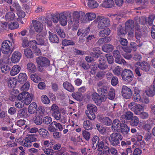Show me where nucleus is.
Here are the masks:
<instances>
[{"instance_id": "f257e3e1", "label": "nucleus", "mask_w": 155, "mask_h": 155, "mask_svg": "<svg viewBox=\"0 0 155 155\" xmlns=\"http://www.w3.org/2000/svg\"><path fill=\"white\" fill-rule=\"evenodd\" d=\"M135 67V71L136 74L138 77L141 75V73L140 69L143 71L147 72L149 71L150 68V64L146 61H143L141 62H137L134 64Z\"/></svg>"}, {"instance_id": "f03ea898", "label": "nucleus", "mask_w": 155, "mask_h": 155, "mask_svg": "<svg viewBox=\"0 0 155 155\" xmlns=\"http://www.w3.org/2000/svg\"><path fill=\"white\" fill-rule=\"evenodd\" d=\"M36 61L38 65V69L40 72L44 70V68L47 67L49 66L50 64L49 60L45 57H38L36 58Z\"/></svg>"}, {"instance_id": "7ed1b4c3", "label": "nucleus", "mask_w": 155, "mask_h": 155, "mask_svg": "<svg viewBox=\"0 0 155 155\" xmlns=\"http://www.w3.org/2000/svg\"><path fill=\"white\" fill-rule=\"evenodd\" d=\"M123 138L122 135L120 133L114 132L111 134L109 138L110 144L114 146L119 145L120 141Z\"/></svg>"}, {"instance_id": "20e7f679", "label": "nucleus", "mask_w": 155, "mask_h": 155, "mask_svg": "<svg viewBox=\"0 0 155 155\" xmlns=\"http://www.w3.org/2000/svg\"><path fill=\"white\" fill-rule=\"evenodd\" d=\"M97 19L98 20L97 27L99 29H104L105 28L108 27L110 25V20L107 18L98 16L97 17Z\"/></svg>"}, {"instance_id": "39448f33", "label": "nucleus", "mask_w": 155, "mask_h": 155, "mask_svg": "<svg viewBox=\"0 0 155 155\" xmlns=\"http://www.w3.org/2000/svg\"><path fill=\"white\" fill-rule=\"evenodd\" d=\"M33 95L26 91H24L20 94L17 97V99L23 100L26 105H28L33 99Z\"/></svg>"}, {"instance_id": "423d86ee", "label": "nucleus", "mask_w": 155, "mask_h": 155, "mask_svg": "<svg viewBox=\"0 0 155 155\" xmlns=\"http://www.w3.org/2000/svg\"><path fill=\"white\" fill-rule=\"evenodd\" d=\"M134 76L132 71L129 69H125L121 72L122 80L127 82H131L133 80Z\"/></svg>"}, {"instance_id": "0eeeda50", "label": "nucleus", "mask_w": 155, "mask_h": 155, "mask_svg": "<svg viewBox=\"0 0 155 155\" xmlns=\"http://www.w3.org/2000/svg\"><path fill=\"white\" fill-rule=\"evenodd\" d=\"M145 107V105L144 104H138L134 102L130 103L128 105V108L136 114H139L140 111L143 110Z\"/></svg>"}, {"instance_id": "6e6552de", "label": "nucleus", "mask_w": 155, "mask_h": 155, "mask_svg": "<svg viewBox=\"0 0 155 155\" xmlns=\"http://www.w3.org/2000/svg\"><path fill=\"white\" fill-rule=\"evenodd\" d=\"M12 47V43L9 41H4L2 44L1 49L2 50L3 53L5 54H7L11 51L12 52L13 49L11 51Z\"/></svg>"}, {"instance_id": "1a4fd4ad", "label": "nucleus", "mask_w": 155, "mask_h": 155, "mask_svg": "<svg viewBox=\"0 0 155 155\" xmlns=\"http://www.w3.org/2000/svg\"><path fill=\"white\" fill-rule=\"evenodd\" d=\"M73 18L76 20V21H80V19L82 23H84L86 21L85 18V13L84 12L82 11H74L72 14Z\"/></svg>"}, {"instance_id": "9d476101", "label": "nucleus", "mask_w": 155, "mask_h": 155, "mask_svg": "<svg viewBox=\"0 0 155 155\" xmlns=\"http://www.w3.org/2000/svg\"><path fill=\"white\" fill-rule=\"evenodd\" d=\"M91 97L93 101L97 105H100L102 102H104L106 100V97L99 95L96 92L93 93L91 95Z\"/></svg>"}, {"instance_id": "9b49d317", "label": "nucleus", "mask_w": 155, "mask_h": 155, "mask_svg": "<svg viewBox=\"0 0 155 155\" xmlns=\"http://www.w3.org/2000/svg\"><path fill=\"white\" fill-rule=\"evenodd\" d=\"M50 112L52 115L57 120H59L61 117V114L59 108L55 104H53L51 107Z\"/></svg>"}, {"instance_id": "f8f14e48", "label": "nucleus", "mask_w": 155, "mask_h": 155, "mask_svg": "<svg viewBox=\"0 0 155 155\" xmlns=\"http://www.w3.org/2000/svg\"><path fill=\"white\" fill-rule=\"evenodd\" d=\"M135 34L136 38L138 40L140 39L141 38L143 32L144 31L145 27L144 26L143 29H141L139 25V23L136 22L135 23ZM143 28V26H142Z\"/></svg>"}, {"instance_id": "ddd939ff", "label": "nucleus", "mask_w": 155, "mask_h": 155, "mask_svg": "<svg viewBox=\"0 0 155 155\" xmlns=\"http://www.w3.org/2000/svg\"><path fill=\"white\" fill-rule=\"evenodd\" d=\"M121 93L123 97L126 99L130 98L132 96V92L131 90L126 86H123Z\"/></svg>"}, {"instance_id": "4468645a", "label": "nucleus", "mask_w": 155, "mask_h": 155, "mask_svg": "<svg viewBox=\"0 0 155 155\" xmlns=\"http://www.w3.org/2000/svg\"><path fill=\"white\" fill-rule=\"evenodd\" d=\"M99 64L97 67L100 70H104L108 68V65L106 64L105 58L103 56H100L98 61Z\"/></svg>"}, {"instance_id": "2eb2a0df", "label": "nucleus", "mask_w": 155, "mask_h": 155, "mask_svg": "<svg viewBox=\"0 0 155 155\" xmlns=\"http://www.w3.org/2000/svg\"><path fill=\"white\" fill-rule=\"evenodd\" d=\"M32 22L35 31L38 32H41L43 28L42 23L35 20H32Z\"/></svg>"}, {"instance_id": "dca6fc26", "label": "nucleus", "mask_w": 155, "mask_h": 155, "mask_svg": "<svg viewBox=\"0 0 155 155\" xmlns=\"http://www.w3.org/2000/svg\"><path fill=\"white\" fill-rule=\"evenodd\" d=\"M121 124L122 123L118 119H115L113 122L111 127L112 129L114 131L119 132L120 131L119 128L120 127Z\"/></svg>"}, {"instance_id": "f3484780", "label": "nucleus", "mask_w": 155, "mask_h": 155, "mask_svg": "<svg viewBox=\"0 0 155 155\" xmlns=\"http://www.w3.org/2000/svg\"><path fill=\"white\" fill-rule=\"evenodd\" d=\"M21 57V54L19 51H15L12 54L11 61L12 62L16 63L19 61Z\"/></svg>"}, {"instance_id": "a211bd4d", "label": "nucleus", "mask_w": 155, "mask_h": 155, "mask_svg": "<svg viewBox=\"0 0 155 155\" xmlns=\"http://www.w3.org/2000/svg\"><path fill=\"white\" fill-rule=\"evenodd\" d=\"M120 132L123 135H127L130 132L129 127L126 124L122 123V124L120 127Z\"/></svg>"}, {"instance_id": "6ab92c4d", "label": "nucleus", "mask_w": 155, "mask_h": 155, "mask_svg": "<svg viewBox=\"0 0 155 155\" xmlns=\"http://www.w3.org/2000/svg\"><path fill=\"white\" fill-rule=\"evenodd\" d=\"M48 38L50 41L53 43H58L59 42V39L58 36L55 34L49 31Z\"/></svg>"}, {"instance_id": "aec40b11", "label": "nucleus", "mask_w": 155, "mask_h": 155, "mask_svg": "<svg viewBox=\"0 0 155 155\" xmlns=\"http://www.w3.org/2000/svg\"><path fill=\"white\" fill-rule=\"evenodd\" d=\"M36 41H32V42L34 43H36L37 44L40 45H44L45 41L44 39L43 35L41 33L40 34H38L36 36Z\"/></svg>"}, {"instance_id": "412c9836", "label": "nucleus", "mask_w": 155, "mask_h": 155, "mask_svg": "<svg viewBox=\"0 0 155 155\" xmlns=\"http://www.w3.org/2000/svg\"><path fill=\"white\" fill-rule=\"evenodd\" d=\"M79 21H76V20L71 18L69 19L68 23L69 24L72 26V29L73 30H77L78 27L79 23Z\"/></svg>"}, {"instance_id": "4be33fe9", "label": "nucleus", "mask_w": 155, "mask_h": 155, "mask_svg": "<svg viewBox=\"0 0 155 155\" xmlns=\"http://www.w3.org/2000/svg\"><path fill=\"white\" fill-rule=\"evenodd\" d=\"M64 87L66 90L70 92H73L74 91V86L68 81H65L63 84Z\"/></svg>"}, {"instance_id": "5701e85b", "label": "nucleus", "mask_w": 155, "mask_h": 155, "mask_svg": "<svg viewBox=\"0 0 155 155\" xmlns=\"http://www.w3.org/2000/svg\"><path fill=\"white\" fill-rule=\"evenodd\" d=\"M140 91L135 90L133 96V99L134 101L136 102L138 101L141 102V97L140 95Z\"/></svg>"}, {"instance_id": "b1692460", "label": "nucleus", "mask_w": 155, "mask_h": 155, "mask_svg": "<svg viewBox=\"0 0 155 155\" xmlns=\"http://www.w3.org/2000/svg\"><path fill=\"white\" fill-rule=\"evenodd\" d=\"M87 110H86L85 113H87V112L94 113L97 112V107L94 105L90 104L87 105Z\"/></svg>"}, {"instance_id": "393cba45", "label": "nucleus", "mask_w": 155, "mask_h": 155, "mask_svg": "<svg viewBox=\"0 0 155 155\" xmlns=\"http://www.w3.org/2000/svg\"><path fill=\"white\" fill-rule=\"evenodd\" d=\"M37 106L36 103L32 102L29 105L28 110L29 113L32 114H34L37 111Z\"/></svg>"}, {"instance_id": "a878e982", "label": "nucleus", "mask_w": 155, "mask_h": 155, "mask_svg": "<svg viewBox=\"0 0 155 155\" xmlns=\"http://www.w3.org/2000/svg\"><path fill=\"white\" fill-rule=\"evenodd\" d=\"M21 69L20 66L18 65H14L10 71V74L11 76H14L17 74L20 71Z\"/></svg>"}, {"instance_id": "bb28decb", "label": "nucleus", "mask_w": 155, "mask_h": 155, "mask_svg": "<svg viewBox=\"0 0 155 155\" xmlns=\"http://www.w3.org/2000/svg\"><path fill=\"white\" fill-rule=\"evenodd\" d=\"M137 22V21H134L132 20H129L127 21L125 24V26L126 28V29L129 30L130 29H134V27L135 25V22Z\"/></svg>"}, {"instance_id": "cd10ccee", "label": "nucleus", "mask_w": 155, "mask_h": 155, "mask_svg": "<svg viewBox=\"0 0 155 155\" xmlns=\"http://www.w3.org/2000/svg\"><path fill=\"white\" fill-rule=\"evenodd\" d=\"M133 117V114L130 111L125 112L124 114L121 116L120 118L122 119H125L126 120H130Z\"/></svg>"}, {"instance_id": "c85d7f7f", "label": "nucleus", "mask_w": 155, "mask_h": 155, "mask_svg": "<svg viewBox=\"0 0 155 155\" xmlns=\"http://www.w3.org/2000/svg\"><path fill=\"white\" fill-rule=\"evenodd\" d=\"M110 30L108 28H107L99 32L98 35L101 37H106L110 34Z\"/></svg>"}, {"instance_id": "c756f323", "label": "nucleus", "mask_w": 155, "mask_h": 155, "mask_svg": "<svg viewBox=\"0 0 155 155\" xmlns=\"http://www.w3.org/2000/svg\"><path fill=\"white\" fill-rule=\"evenodd\" d=\"M146 93L148 96L153 97L155 94V87L150 86L146 91Z\"/></svg>"}, {"instance_id": "7c9ffc66", "label": "nucleus", "mask_w": 155, "mask_h": 155, "mask_svg": "<svg viewBox=\"0 0 155 155\" xmlns=\"http://www.w3.org/2000/svg\"><path fill=\"white\" fill-rule=\"evenodd\" d=\"M114 3L113 0H105L103 2L102 5L106 8H111L114 6Z\"/></svg>"}, {"instance_id": "2f4dec72", "label": "nucleus", "mask_w": 155, "mask_h": 155, "mask_svg": "<svg viewBox=\"0 0 155 155\" xmlns=\"http://www.w3.org/2000/svg\"><path fill=\"white\" fill-rule=\"evenodd\" d=\"M59 21L60 24L63 26L66 25L67 22V19L66 17L64 15L60 13V16Z\"/></svg>"}, {"instance_id": "473e14b6", "label": "nucleus", "mask_w": 155, "mask_h": 155, "mask_svg": "<svg viewBox=\"0 0 155 155\" xmlns=\"http://www.w3.org/2000/svg\"><path fill=\"white\" fill-rule=\"evenodd\" d=\"M18 115L22 118L27 117L28 114L26 109L24 108L19 110L18 112Z\"/></svg>"}, {"instance_id": "72a5a7b5", "label": "nucleus", "mask_w": 155, "mask_h": 155, "mask_svg": "<svg viewBox=\"0 0 155 155\" xmlns=\"http://www.w3.org/2000/svg\"><path fill=\"white\" fill-rule=\"evenodd\" d=\"M100 139L97 136H94L92 140V148L94 150L95 149L98 145V143L100 142Z\"/></svg>"}, {"instance_id": "f704fd0d", "label": "nucleus", "mask_w": 155, "mask_h": 155, "mask_svg": "<svg viewBox=\"0 0 155 155\" xmlns=\"http://www.w3.org/2000/svg\"><path fill=\"white\" fill-rule=\"evenodd\" d=\"M114 46L110 44H107L104 45L102 48V50L106 52H110L114 49Z\"/></svg>"}, {"instance_id": "c9c22d12", "label": "nucleus", "mask_w": 155, "mask_h": 155, "mask_svg": "<svg viewBox=\"0 0 155 155\" xmlns=\"http://www.w3.org/2000/svg\"><path fill=\"white\" fill-rule=\"evenodd\" d=\"M109 90L108 87L106 86H103L101 88L99 89L98 91L101 92V95L102 96L105 97L106 99Z\"/></svg>"}, {"instance_id": "e433bc0d", "label": "nucleus", "mask_w": 155, "mask_h": 155, "mask_svg": "<svg viewBox=\"0 0 155 155\" xmlns=\"http://www.w3.org/2000/svg\"><path fill=\"white\" fill-rule=\"evenodd\" d=\"M27 76L25 73H20L19 75L18 81L21 84H22L26 81Z\"/></svg>"}, {"instance_id": "4c0bfd02", "label": "nucleus", "mask_w": 155, "mask_h": 155, "mask_svg": "<svg viewBox=\"0 0 155 155\" xmlns=\"http://www.w3.org/2000/svg\"><path fill=\"white\" fill-rule=\"evenodd\" d=\"M87 5L91 8H94L98 7V4L97 2L94 0H88Z\"/></svg>"}, {"instance_id": "58836bf2", "label": "nucleus", "mask_w": 155, "mask_h": 155, "mask_svg": "<svg viewBox=\"0 0 155 155\" xmlns=\"http://www.w3.org/2000/svg\"><path fill=\"white\" fill-rule=\"evenodd\" d=\"M15 14L11 12H8L5 15V18L7 21H12L15 19Z\"/></svg>"}, {"instance_id": "ea45409f", "label": "nucleus", "mask_w": 155, "mask_h": 155, "mask_svg": "<svg viewBox=\"0 0 155 155\" xmlns=\"http://www.w3.org/2000/svg\"><path fill=\"white\" fill-rule=\"evenodd\" d=\"M113 56L115 58V61L117 63L119 62V60L121 58L120 53L118 50H115L113 52Z\"/></svg>"}, {"instance_id": "a19ab883", "label": "nucleus", "mask_w": 155, "mask_h": 155, "mask_svg": "<svg viewBox=\"0 0 155 155\" xmlns=\"http://www.w3.org/2000/svg\"><path fill=\"white\" fill-rule=\"evenodd\" d=\"M119 152L121 155H128L131 153L132 151L131 148H128L126 150L120 149Z\"/></svg>"}, {"instance_id": "79ce46f5", "label": "nucleus", "mask_w": 155, "mask_h": 155, "mask_svg": "<svg viewBox=\"0 0 155 155\" xmlns=\"http://www.w3.org/2000/svg\"><path fill=\"white\" fill-rule=\"evenodd\" d=\"M28 71L31 72H34L36 70V68L35 65L32 63H29L27 65Z\"/></svg>"}, {"instance_id": "37998d69", "label": "nucleus", "mask_w": 155, "mask_h": 155, "mask_svg": "<svg viewBox=\"0 0 155 155\" xmlns=\"http://www.w3.org/2000/svg\"><path fill=\"white\" fill-rule=\"evenodd\" d=\"M72 96L73 98L78 101H81L83 98L82 95L80 92H74L72 94Z\"/></svg>"}, {"instance_id": "c03bdc74", "label": "nucleus", "mask_w": 155, "mask_h": 155, "mask_svg": "<svg viewBox=\"0 0 155 155\" xmlns=\"http://www.w3.org/2000/svg\"><path fill=\"white\" fill-rule=\"evenodd\" d=\"M130 120V124L131 126L134 127L138 125L139 123V120L137 117H133Z\"/></svg>"}, {"instance_id": "a18cd8bd", "label": "nucleus", "mask_w": 155, "mask_h": 155, "mask_svg": "<svg viewBox=\"0 0 155 155\" xmlns=\"http://www.w3.org/2000/svg\"><path fill=\"white\" fill-rule=\"evenodd\" d=\"M83 127L87 130L91 129L92 128V125L90 121L86 120L84 121L83 124Z\"/></svg>"}, {"instance_id": "49530a36", "label": "nucleus", "mask_w": 155, "mask_h": 155, "mask_svg": "<svg viewBox=\"0 0 155 155\" xmlns=\"http://www.w3.org/2000/svg\"><path fill=\"white\" fill-rule=\"evenodd\" d=\"M39 21H41L42 23H46L48 26H50L52 25V22L49 20L48 18H45V17L42 16L39 18Z\"/></svg>"}, {"instance_id": "de8ad7c7", "label": "nucleus", "mask_w": 155, "mask_h": 155, "mask_svg": "<svg viewBox=\"0 0 155 155\" xmlns=\"http://www.w3.org/2000/svg\"><path fill=\"white\" fill-rule=\"evenodd\" d=\"M86 18L89 21H91L94 19L96 17V15L94 13L89 12L85 14Z\"/></svg>"}, {"instance_id": "09e8293b", "label": "nucleus", "mask_w": 155, "mask_h": 155, "mask_svg": "<svg viewBox=\"0 0 155 155\" xmlns=\"http://www.w3.org/2000/svg\"><path fill=\"white\" fill-rule=\"evenodd\" d=\"M24 53L27 58H32L33 57L32 51L30 49H26L24 51Z\"/></svg>"}, {"instance_id": "8fccbe9b", "label": "nucleus", "mask_w": 155, "mask_h": 155, "mask_svg": "<svg viewBox=\"0 0 155 155\" xmlns=\"http://www.w3.org/2000/svg\"><path fill=\"white\" fill-rule=\"evenodd\" d=\"M38 133L41 137L44 138L46 137L48 134V130L43 128H40L38 130Z\"/></svg>"}, {"instance_id": "3c124183", "label": "nucleus", "mask_w": 155, "mask_h": 155, "mask_svg": "<svg viewBox=\"0 0 155 155\" xmlns=\"http://www.w3.org/2000/svg\"><path fill=\"white\" fill-rule=\"evenodd\" d=\"M115 95V91L114 89L111 88L108 94L107 97L110 100L113 99Z\"/></svg>"}, {"instance_id": "603ef678", "label": "nucleus", "mask_w": 155, "mask_h": 155, "mask_svg": "<svg viewBox=\"0 0 155 155\" xmlns=\"http://www.w3.org/2000/svg\"><path fill=\"white\" fill-rule=\"evenodd\" d=\"M62 44L64 46H66L69 45H74L75 44L74 42L71 40L64 39L62 41Z\"/></svg>"}, {"instance_id": "864d4df0", "label": "nucleus", "mask_w": 155, "mask_h": 155, "mask_svg": "<svg viewBox=\"0 0 155 155\" xmlns=\"http://www.w3.org/2000/svg\"><path fill=\"white\" fill-rule=\"evenodd\" d=\"M18 99V100L15 102V106L18 108L22 107L24 106V104H25V102H23V100Z\"/></svg>"}, {"instance_id": "5fc2aeb1", "label": "nucleus", "mask_w": 155, "mask_h": 155, "mask_svg": "<svg viewBox=\"0 0 155 155\" xmlns=\"http://www.w3.org/2000/svg\"><path fill=\"white\" fill-rule=\"evenodd\" d=\"M60 16V13H56L51 15V19L54 23L58 22L59 20Z\"/></svg>"}, {"instance_id": "6e6d98bb", "label": "nucleus", "mask_w": 155, "mask_h": 155, "mask_svg": "<svg viewBox=\"0 0 155 155\" xmlns=\"http://www.w3.org/2000/svg\"><path fill=\"white\" fill-rule=\"evenodd\" d=\"M127 30L125 26L124 27L120 26L118 30V35H120L126 34L127 33Z\"/></svg>"}, {"instance_id": "4d7b16f0", "label": "nucleus", "mask_w": 155, "mask_h": 155, "mask_svg": "<svg viewBox=\"0 0 155 155\" xmlns=\"http://www.w3.org/2000/svg\"><path fill=\"white\" fill-rule=\"evenodd\" d=\"M9 59L8 57L6 55L4 56L0 59V64H8L9 62Z\"/></svg>"}, {"instance_id": "13d9d810", "label": "nucleus", "mask_w": 155, "mask_h": 155, "mask_svg": "<svg viewBox=\"0 0 155 155\" xmlns=\"http://www.w3.org/2000/svg\"><path fill=\"white\" fill-rule=\"evenodd\" d=\"M54 126L56 127V121H53L49 124L48 128V130L51 132H54L57 130V129L55 128Z\"/></svg>"}, {"instance_id": "bf43d9fd", "label": "nucleus", "mask_w": 155, "mask_h": 155, "mask_svg": "<svg viewBox=\"0 0 155 155\" xmlns=\"http://www.w3.org/2000/svg\"><path fill=\"white\" fill-rule=\"evenodd\" d=\"M102 121L104 124L107 126L110 125L112 123V120L107 117H104L102 119Z\"/></svg>"}, {"instance_id": "052dcab7", "label": "nucleus", "mask_w": 155, "mask_h": 155, "mask_svg": "<svg viewBox=\"0 0 155 155\" xmlns=\"http://www.w3.org/2000/svg\"><path fill=\"white\" fill-rule=\"evenodd\" d=\"M52 122V118L50 117L46 116L43 119V123L45 125H49Z\"/></svg>"}, {"instance_id": "680f3d73", "label": "nucleus", "mask_w": 155, "mask_h": 155, "mask_svg": "<svg viewBox=\"0 0 155 155\" xmlns=\"http://www.w3.org/2000/svg\"><path fill=\"white\" fill-rule=\"evenodd\" d=\"M117 49L120 50V49H123L126 53H130L131 52L132 50L131 49L130 47H123L121 46L118 45L117 47Z\"/></svg>"}, {"instance_id": "e2e57ef3", "label": "nucleus", "mask_w": 155, "mask_h": 155, "mask_svg": "<svg viewBox=\"0 0 155 155\" xmlns=\"http://www.w3.org/2000/svg\"><path fill=\"white\" fill-rule=\"evenodd\" d=\"M22 143L24 147H31L32 145V142H30V141L26 138H25V141H22Z\"/></svg>"}, {"instance_id": "0e129e2a", "label": "nucleus", "mask_w": 155, "mask_h": 155, "mask_svg": "<svg viewBox=\"0 0 155 155\" xmlns=\"http://www.w3.org/2000/svg\"><path fill=\"white\" fill-rule=\"evenodd\" d=\"M41 102L44 104H48L50 102V100L46 95H43L41 97Z\"/></svg>"}, {"instance_id": "69168bd1", "label": "nucleus", "mask_w": 155, "mask_h": 155, "mask_svg": "<svg viewBox=\"0 0 155 155\" xmlns=\"http://www.w3.org/2000/svg\"><path fill=\"white\" fill-rule=\"evenodd\" d=\"M105 57L106 58L107 60L108 63L110 64H111L114 62V58L112 55L110 54H107L105 55Z\"/></svg>"}, {"instance_id": "338daca9", "label": "nucleus", "mask_w": 155, "mask_h": 155, "mask_svg": "<svg viewBox=\"0 0 155 155\" xmlns=\"http://www.w3.org/2000/svg\"><path fill=\"white\" fill-rule=\"evenodd\" d=\"M34 123L37 125H41L43 123V119L40 116H38L34 120Z\"/></svg>"}, {"instance_id": "774afa93", "label": "nucleus", "mask_w": 155, "mask_h": 155, "mask_svg": "<svg viewBox=\"0 0 155 155\" xmlns=\"http://www.w3.org/2000/svg\"><path fill=\"white\" fill-rule=\"evenodd\" d=\"M56 31L61 37L63 38L65 37V34L63 30L58 28L56 29Z\"/></svg>"}]
</instances>
